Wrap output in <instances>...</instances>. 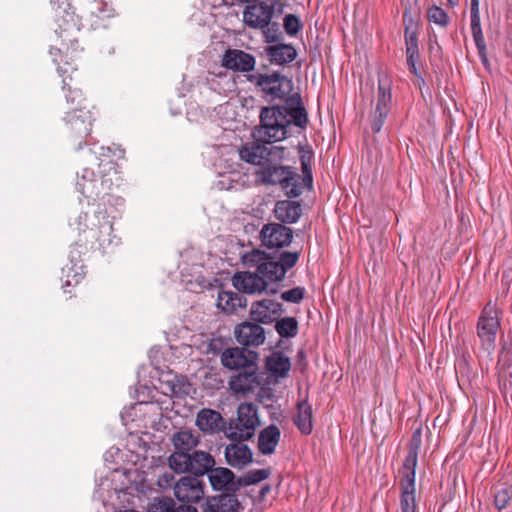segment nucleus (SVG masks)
Here are the masks:
<instances>
[{"instance_id": "nucleus-17", "label": "nucleus", "mask_w": 512, "mask_h": 512, "mask_svg": "<svg viewBox=\"0 0 512 512\" xmlns=\"http://www.w3.org/2000/svg\"><path fill=\"white\" fill-rule=\"evenodd\" d=\"M272 16V6L262 2L246 7L243 12V21L251 28L264 29L269 26Z\"/></svg>"}, {"instance_id": "nucleus-7", "label": "nucleus", "mask_w": 512, "mask_h": 512, "mask_svg": "<svg viewBox=\"0 0 512 512\" xmlns=\"http://www.w3.org/2000/svg\"><path fill=\"white\" fill-rule=\"evenodd\" d=\"M69 94L66 95L67 103H71V111L67 112V121L72 125L73 129L78 133L89 134L92 127V113L84 111L81 106L83 102L82 93L78 89H68Z\"/></svg>"}, {"instance_id": "nucleus-42", "label": "nucleus", "mask_w": 512, "mask_h": 512, "mask_svg": "<svg viewBox=\"0 0 512 512\" xmlns=\"http://www.w3.org/2000/svg\"><path fill=\"white\" fill-rule=\"evenodd\" d=\"M512 497V489L511 488H502L500 489L494 497V502L496 507L499 510L504 509L509 503Z\"/></svg>"}, {"instance_id": "nucleus-15", "label": "nucleus", "mask_w": 512, "mask_h": 512, "mask_svg": "<svg viewBox=\"0 0 512 512\" xmlns=\"http://www.w3.org/2000/svg\"><path fill=\"white\" fill-rule=\"evenodd\" d=\"M174 494L181 502H198L204 495L202 482L198 477L184 476L175 484Z\"/></svg>"}, {"instance_id": "nucleus-33", "label": "nucleus", "mask_w": 512, "mask_h": 512, "mask_svg": "<svg viewBox=\"0 0 512 512\" xmlns=\"http://www.w3.org/2000/svg\"><path fill=\"white\" fill-rule=\"evenodd\" d=\"M275 330L282 338H293L298 333V322L294 317H284L276 321Z\"/></svg>"}, {"instance_id": "nucleus-54", "label": "nucleus", "mask_w": 512, "mask_h": 512, "mask_svg": "<svg viewBox=\"0 0 512 512\" xmlns=\"http://www.w3.org/2000/svg\"><path fill=\"white\" fill-rule=\"evenodd\" d=\"M268 490H269V487H265V488L262 489V493H264V492H266Z\"/></svg>"}, {"instance_id": "nucleus-41", "label": "nucleus", "mask_w": 512, "mask_h": 512, "mask_svg": "<svg viewBox=\"0 0 512 512\" xmlns=\"http://www.w3.org/2000/svg\"><path fill=\"white\" fill-rule=\"evenodd\" d=\"M283 25L286 33L291 36L296 35L301 28L300 20L293 14L284 17Z\"/></svg>"}, {"instance_id": "nucleus-36", "label": "nucleus", "mask_w": 512, "mask_h": 512, "mask_svg": "<svg viewBox=\"0 0 512 512\" xmlns=\"http://www.w3.org/2000/svg\"><path fill=\"white\" fill-rule=\"evenodd\" d=\"M471 30L477 49L485 50L486 43L481 28L480 15L471 16Z\"/></svg>"}, {"instance_id": "nucleus-51", "label": "nucleus", "mask_w": 512, "mask_h": 512, "mask_svg": "<svg viewBox=\"0 0 512 512\" xmlns=\"http://www.w3.org/2000/svg\"><path fill=\"white\" fill-rule=\"evenodd\" d=\"M61 52H62L61 48H51V50H50L51 55H55L56 53L60 54Z\"/></svg>"}, {"instance_id": "nucleus-49", "label": "nucleus", "mask_w": 512, "mask_h": 512, "mask_svg": "<svg viewBox=\"0 0 512 512\" xmlns=\"http://www.w3.org/2000/svg\"><path fill=\"white\" fill-rule=\"evenodd\" d=\"M479 14V0H471V16Z\"/></svg>"}, {"instance_id": "nucleus-25", "label": "nucleus", "mask_w": 512, "mask_h": 512, "mask_svg": "<svg viewBox=\"0 0 512 512\" xmlns=\"http://www.w3.org/2000/svg\"><path fill=\"white\" fill-rule=\"evenodd\" d=\"M269 155L268 147L260 143H247L239 149L241 160L253 165H262Z\"/></svg>"}, {"instance_id": "nucleus-45", "label": "nucleus", "mask_w": 512, "mask_h": 512, "mask_svg": "<svg viewBox=\"0 0 512 512\" xmlns=\"http://www.w3.org/2000/svg\"><path fill=\"white\" fill-rule=\"evenodd\" d=\"M96 10L93 11L98 18H109L114 15V9L108 5L105 1H99L96 3Z\"/></svg>"}, {"instance_id": "nucleus-30", "label": "nucleus", "mask_w": 512, "mask_h": 512, "mask_svg": "<svg viewBox=\"0 0 512 512\" xmlns=\"http://www.w3.org/2000/svg\"><path fill=\"white\" fill-rule=\"evenodd\" d=\"M267 369L276 377L284 378L291 368L290 359L282 352H274L267 358Z\"/></svg>"}, {"instance_id": "nucleus-44", "label": "nucleus", "mask_w": 512, "mask_h": 512, "mask_svg": "<svg viewBox=\"0 0 512 512\" xmlns=\"http://www.w3.org/2000/svg\"><path fill=\"white\" fill-rule=\"evenodd\" d=\"M422 445V435H421V429H416L411 437L410 443H409V449L408 453L413 455H418V452Z\"/></svg>"}, {"instance_id": "nucleus-9", "label": "nucleus", "mask_w": 512, "mask_h": 512, "mask_svg": "<svg viewBox=\"0 0 512 512\" xmlns=\"http://www.w3.org/2000/svg\"><path fill=\"white\" fill-rule=\"evenodd\" d=\"M257 370V364H250L246 369L240 370L231 376L229 380L230 390L234 394L242 396L252 393L260 385Z\"/></svg>"}, {"instance_id": "nucleus-39", "label": "nucleus", "mask_w": 512, "mask_h": 512, "mask_svg": "<svg viewBox=\"0 0 512 512\" xmlns=\"http://www.w3.org/2000/svg\"><path fill=\"white\" fill-rule=\"evenodd\" d=\"M413 28H414V23L412 21L410 22L409 25H406V30H405L406 51L419 52L416 32Z\"/></svg>"}, {"instance_id": "nucleus-31", "label": "nucleus", "mask_w": 512, "mask_h": 512, "mask_svg": "<svg viewBox=\"0 0 512 512\" xmlns=\"http://www.w3.org/2000/svg\"><path fill=\"white\" fill-rule=\"evenodd\" d=\"M401 495H400V511L401 512H416V485L412 484V481L407 483H400Z\"/></svg>"}, {"instance_id": "nucleus-18", "label": "nucleus", "mask_w": 512, "mask_h": 512, "mask_svg": "<svg viewBox=\"0 0 512 512\" xmlns=\"http://www.w3.org/2000/svg\"><path fill=\"white\" fill-rule=\"evenodd\" d=\"M282 312V304L272 299H263L252 304L250 317L256 323L270 324L275 315Z\"/></svg>"}, {"instance_id": "nucleus-48", "label": "nucleus", "mask_w": 512, "mask_h": 512, "mask_svg": "<svg viewBox=\"0 0 512 512\" xmlns=\"http://www.w3.org/2000/svg\"><path fill=\"white\" fill-rule=\"evenodd\" d=\"M173 512H198L197 509L191 505H179L174 507Z\"/></svg>"}, {"instance_id": "nucleus-46", "label": "nucleus", "mask_w": 512, "mask_h": 512, "mask_svg": "<svg viewBox=\"0 0 512 512\" xmlns=\"http://www.w3.org/2000/svg\"><path fill=\"white\" fill-rule=\"evenodd\" d=\"M263 34H264L266 42H268V43H273L278 40V30L277 29H273V28H270L267 26L266 28L263 29Z\"/></svg>"}, {"instance_id": "nucleus-34", "label": "nucleus", "mask_w": 512, "mask_h": 512, "mask_svg": "<svg viewBox=\"0 0 512 512\" xmlns=\"http://www.w3.org/2000/svg\"><path fill=\"white\" fill-rule=\"evenodd\" d=\"M418 462V455L407 454L403 463V476L400 483H407L412 481L415 484L416 467Z\"/></svg>"}, {"instance_id": "nucleus-8", "label": "nucleus", "mask_w": 512, "mask_h": 512, "mask_svg": "<svg viewBox=\"0 0 512 512\" xmlns=\"http://www.w3.org/2000/svg\"><path fill=\"white\" fill-rule=\"evenodd\" d=\"M56 22L59 29L56 32L62 39L65 53L68 54L70 50L75 52L77 44L76 34L80 30V22L74 11L63 9L57 14Z\"/></svg>"}, {"instance_id": "nucleus-2", "label": "nucleus", "mask_w": 512, "mask_h": 512, "mask_svg": "<svg viewBox=\"0 0 512 512\" xmlns=\"http://www.w3.org/2000/svg\"><path fill=\"white\" fill-rule=\"evenodd\" d=\"M301 165V175L289 166H266L257 172V180L266 185H278L285 192L310 191L313 188V177L305 156L301 158Z\"/></svg>"}, {"instance_id": "nucleus-26", "label": "nucleus", "mask_w": 512, "mask_h": 512, "mask_svg": "<svg viewBox=\"0 0 512 512\" xmlns=\"http://www.w3.org/2000/svg\"><path fill=\"white\" fill-rule=\"evenodd\" d=\"M281 432L275 424L264 428L258 436V448L264 455L274 453L276 446L280 441Z\"/></svg>"}, {"instance_id": "nucleus-24", "label": "nucleus", "mask_w": 512, "mask_h": 512, "mask_svg": "<svg viewBox=\"0 0 512 512\" xmlns=\"http://www.w3.org/2000/svg\"><path fill=\"white\" fill-rule=\"evenodd\" d=\"M275 217L283 223H295L302 215V205L297 200H281L275 204Z\"/></svg>"}, {"instance_id": "nucleus-16", "label": "nucleus", "mask_w": 512, "mask_h": 512, "mask_svg": "<svg viewBox=\"0 0 512 512\" xmlns=\"http://www.w3.org/2000/svg\"><path fill=\"white\" fill-rule=\"evenodd\" d=\"M258 86L274 98H283L291 90V81L278 73L259 75Z\"/></svg>"}, {"instance_id": "nucleus-1", "label": "nucleus", "mask_w": 512, "mask_h": 512, "mask_svg": "<svg viewBox=\"0 0 512 512\" xmlns=\"http://www.w3.org/2000/svg\"><path fill=\"white\" fill-rule=\"evenodd\" d=\"M306 124L307 114L303 107H264L260 112L257 138L263 143L278 142L287 137L291 125L304 128Z\"/></svg>"}, {"instance_id": "nucleus-28", "label": "nucleus", "mask_w": 512, "mask_h": 512, "mask_svg": "<svg viewBox=\"0 0 512 512\" xmlns=\"http://www.w3.org/2000/svg\"><path fill=\"white\" fill-rule=\"evenodd\" d=\"M247 300L239 293L231 291H221L217 298V307L226 313H234L239 308H244Z\"/></svg>"}, {"instance_id": "nucleus-35", "label": "nucleus", "mask_w": 512, "mask_h": 512, "mask_svg": "<svg viewBox=\"0 0 512 512\" xmlns=\"http://www.w3.org/2000/svg\"><path fill=\"white\" fill-rule=\"evenodd\" d=\"M175 502L169 497H156L147 507V512H173Z\"/></svg>"}, {"instance_id": "nucleus-32", "label": "nucleus", "mask_w": 512, "mask_h": 512, "mask_svg": "<svg viewBox=\"0 0 512 512\" xmlns=\"http://www.w3.org/2000/svg\"><path fill=\"white\" fill-rule=\"evenodd\" d=\"M244 507L239 502L235 493H224L218 497L216 504L217 512H240Z\"/></svg>"}, {"instance_id": "nucleus-13", "label": "nucleus", "mask_w": 512, "mask_h": 512, "mask_svg": "<svg viewBox=\"0 0 512 512\" xmlns=\"http://www.w3.org/2000/svg\"><path fill=\"white\" fill-rule=\"evenodd\" d=\"M257 353L244 348L225 349L221 354V363L230 370H243L250 364H257Z\"/></svg>"}, {"instance_id": "nucleus-47", "label": "nucleus", "mask_w": 512, "mask_h": 512, "mask_svg": "<svg viewBox=\"0 0 512 512\" xmlns=\"http://www.w3.org/2000/svg\"><path fill=\"white\" fill-rule=\"evenodd\" d=\"M174 480V476L170 473H165L163 474L162 476L159 477L158 479V485L160 487H168L171 485V483L173 482Z\"/></svg>"}, {"instance_id": "nucleus-55", "label": "nucleus", "mask_w": 512, "mask_h": 512, "mask_svg": "<svg viewBox=\"0 0 512 512\" xmlns=\"http://www.w3.org/2000/svg\"><path fill=\"white\" fill-rule=\"evenodd\" d=\"M102 188H103V189H111V187H110V186H103Z\"/></svg>"}, {"instance_id": "nucleus-6", "label": "nucleus", "mask_w": 512, "mask_h": 512, "mask_svg": "<svg viewBox=\"0 0 512 512\" xmlns=\"http://www.w3.org/2000/svg\"><path fill=\"white\" fill-rule=\"evenodd\" d=\"M293 239V230L282 223L264 224L259 232L260 246L271 251L288 247Z\"/></svg>"}, {"instance_id": "nucleus-27", "label": "nucleus", "mask_w": 512, "mask_h": 512, "mask_svg": "<svg viewBox=\"0 0 512 512\" xmlns=\"http://www.w3.org/2000/svg\"><path fill=\"white\" fill-rule=\"evenodd\" d=\"M265 51L269 58V61L277 65H284L290 63L297 56L295 48L292 45L288 44L272 45L267 47Z\"/></svg>"}, {"instance_id": "nucleus-29", "label": "nucleus", "mask_w": 512, "mask_h": 512, "mask_svg": "<svg viewBox=\"0 0 512 512\" xmlns=\"http://www.w3.org/2000/svg\"><path fill=\"white\" fill-rule=\"evenodd\" d=\"M294 424L302 434L309 435L312 432V407L308 401L304 400L298 403Z\"/></svg>"}, {"instance_id": "nucleus-21", "label": "nucleus", "mask_w": 512, "mask_h": 512, "mask_svg": "<svg viewBox=\"0 0 512 512\" xmlns=\"http://www.w3.org/2000/svg\"><path fill=\"white\" fill-rule=\"evenodd\" d=\"M195 425L205 434H213L225 427L222 415L213 409L203 408L196 416Z\"/></svg>"}, {"instance_id": "nucleus-22", "label": "nucleus", "mask_w": 512, "mask_h": 512, "mask_svg": "<svg viewBox=\"0 0 512 512\" xmlns=\"http://www.w3.org/2000/svg\"><path fill=\"white\" fill-rule=\"evenodd\" d=\"M200 442V436L191 430L185 429L174 433L171 437V443L174 447V451L170 456L178 455H189L198 446Z\"/></svg>"}, {"instance_id": "nucleus-20", "label": "nucleus", "mask_w": 512, "mask_h": 512, "mask_svg": "<svg viewBox=\"0 0 512 512\" xmlns=\"http://www.w3.org/2000/svg\"><path fill=\"white\" fill-rule=\"evenodd\" d=\"M225 460L233 468L241 469L249 465L253 460V453L243 441L231 443L225 447Z\"/></svg>"}, {"instance_id": "nucleus-37", "label": "nucleus", "mask_w": 512, "mask_h": 512, "mask_svg": "<svg viewBox=\"0 0 512 512\" xmlns=\"http://www.w3.org/2000/svg\"><path fill=\"white\" fill-rule=\"evenodd\" d=\"M269 471L266 469H257L249 471L246 475L239 478V482L242 486H249L252 484L259 483L269 477Z\"/></svg>"}, {"instance_id": "nucleus-11", "label": "nucleus", "mask_w": 512, "mask_h": 512, "mask_svg": "<svg viewBox=\"0 0 512 512\" xmlns=\"http://www.w3.org/2000/svg\"><path fill=\"white\" fill-rule=\"evenodd\" d=\"M500 326L497 311L490 303L483 309L478 321V336L483 345L490 349L494 346L496 333Z\"/></svg>"}, {"instance_id": "nucleus-4", "label": "nucleus", "mask_w": 512, "mask_h": 512, "mask_svg": "<svg viewBox=\"0 0 512 512\" xmlns=\"http://www.w3.org/2000/svg\"><path fill=\"white\" fill-rule=\"evenodd\" d=\"M167 462L170 469L175 473H190L195 477L208 474L215 465L213 456L201 450H195L189 455L169 456Z\"/></svg>"}, {"instance_id": "nucleus-52", "label": "nucleus", "mask_w": 512, "mask_h": 512, "mask_svg": "<svg viewBox=\"0 0 512 512\" xmlns=\"http://www.w3.org/2000/svg\"><path fill=\"white\" fill-rule=\"evenodd\" d=\"M58 72L63 76L65 73L68 72V69H63L61 66L58 67Z\"/></svg>"}, {"instance_id": "nucleus-40", "label": "nucleus", "mask_w": 512, "mask_h": 512, "mask_svg": "<svg viewBox=\"0 0 512 512\" xmlns=\"http://www.w3.org/2000/svg\"><path fill=\"white\" fill-rule=\"evenodd\" d=\"M305 294V289L303 287H295L288 291H284L281 293L280 297L283 301L289 303H300Z\"/></svg>"}, {"instance_id": "nucleus-38", "label": "nucleus", "mask_w": 512, "mask_h": 512, "mask_svg": "<svg viewBox=\"0 0 512 512\" xmlns=\"http://www.w3.org/2000/svg\"><path fill=\"white\" fill-rule=\"evenodd\" d=\"M428 18L431 22L440 26H446L448 24L447 13L438 6H433L428 10Z\"/></svg>"}, {"instance_id": "nucleus-5", "label": "nucleus", "mask_w": 512, "mask_h": 512, "mask_svg": "<svg viewBox=\"0 0 512 512\" xmlns=\"http://www.w3.org/2000/svg\"><path fill=\"white\" fill-rule=\"evenodd\" d=\"M259 424L257 407L252 403H241L237 409L235 425L229 427L227 437L234 441H247L254 436Z\"/></svg>"}, {"instance_id": "nucleus-19", "label": "nucleus", "mask_w": 512, "mask_h": 512, "mask_svg": "<svg viewBox=\"0 0 512 512\" xmlns=\"http://www.w3.org/2000/svg\"><path fill=\"white\" fill-rule=\"evenodd\" d=\"M255 58L242 50L229 49L222 58V65L234 71L250 72L255 67Z\"/></svg>"}, {"instance_id": "nucleus-50", "label": "nucleus", "mask_w": 512, "mask_h": 512, "mask_svg": "<svg viewBox=\"0 0 512 512\" xmlns=\"http://www.w3.org/2000/svg\"><path fill=\"white\" fill-rule=\"evenodd\" d=\"M478 53H479V56H480V59L482 61V63L487 66L488 65V58H487V55H486V49L485 50H478Z\"/></svg>"}, {"instance_id": "nucleus-23", "label": "nucleus", "mask_w": 512, "mask_h": 512, "mask_svg": "<svg viewBox=\"0 0 512 512\" xmlns=\"http://www.w3.org/2000/svg\"><path fill=\"white\" fill-rule=\"evenodd\" d=\"M390 101V90L379 84L376 109L371 122V128L374 133H378L381 130L389 112Z\"/></svg>"}, {"instance_id": "nucleus-12", "label": "nucleus", "mask_w": 512, "mask_h": 512, "mask_svg": "<svg viewBox=\"0 0 512 512\" xmlns=\"http://www.w3.org/2000/svg\"><path fill=\"white\" fill-rule=\"evenodd\" d=\"M211 487L223 493H235L241 488L239 478L226 467L212 468L208 473Z\"/></svg>"}, {"instance_id": "nucleus-3", "label": "nucleus", "mask_w": 512, "mask_h": 512, "mask_svg": "<svg viewBox=\"0 0 512 512\" xmlns=\"http://www.w3.org/2000/svg\"><path fill=\"white\" fill-rule=\"evenodd\" d=\"M299 252L285 251L278 260H274L265 251L253 249L241 256V263L247 268H255L270 281H281L287 271L294 267L299 260Z\"/></svg>"}, {"instance_id": "nucleus-14", "label": "nucleus", "mask_w": 512, "mask_h": 512, "mask_svg": "<svg viewBox=\"0 0 512 512\" xmlns=\"http://www.w3.org/2000/svg\"><path fill=\"white\" fill-rule=\"evenodd\" d=\"M234 335L237 342L243 346H260L266 339L264 328L256 323L244 321L235 327Z\"/></svg>"}, {"instance_id": "nucleus-43", "label": "nucleus", "mask_w": 512, "mask_h": 512, "mask_svg": "<svg viewBox=\"0 0 512 512\" xmlns=\"http://www.w3.org/2000/svg\"><path fill=\"white\" fill-rule=\"evenodd\" d=\"M407 65L411 73L418 77V80L424 84L423 78L420 76L416 63L419 58V52L406 51Z\"/></svg>"}, {"instance_id": "nucleus-10", "label": "nucleus", "mask_w": 512, "mask_h": 512, "mask_svg": "<svg viewBox=\"0 0 512 512\" xmlns=\"http://www.w3.org/2000/svg\"><path fill=\"white\" fill-rule=\"evenodd\" d=\"M258 272H237L232 278L233 286L247 294H260L267 290L268 284L273 283Z\"/></svg>"}, {"instance_id": "nucleus-53", "label": "nucleus", "mask_w": 512, "mask_h": 512, "mask_svg": "<svg viewBox=\"0 0 512 512\" xmlns=\"http://www.w3.org/2000/svg\"><path fill=\"white\" fill-rule=\"evenodd\" d=\"M63 84H64V88H65L66 86H68V83H67V81H66V77H64V78H63Z\"/></svg>"}]
</instances>
